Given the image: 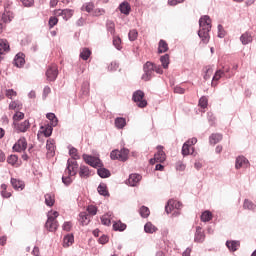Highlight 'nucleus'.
Segmentation results:
<instances>
[{
  "label": "nucleus",
  "mask_w": 256,
  "mask_h": 256,
  "mask_svg": "<svg viewBox=\"0 0 256 256\" xmlns=\"http://www.w3.org/2000/svg\"><path fill=\"white\" fill-rule=\"evenodd\" d=\"M90 176H91V170L89 169V167L85 165H80L79 177L81 179H89Z\"/></svg>",
  "instance_id": "obj_19"
},
{
  "label": "nucleus",
  "mask_w": 256,
  "mask_h": 256,
  "mask_svg": "<svg viewBox=\"0 0 256 256\" xmlns=\"http://www.w3.org/2000/svg\"><path fill=\"white\" fill-rule=\"evenodd\" d=\"M132 101L136 103L137 107H140V109H143L147 107V100H145V92L142 90H137L132 95Z\"/></svg>",
  "instance_id": "obj_3"
},
{
  "label": "nucleus",
  "mask_w": 256,
  "mask_h": 256,
  "mask_svg": "<svg viewBox=\"0 0 256 256\" xmlns=\"http://www.w3.org/2000/svg\"><path fill=\"white\" fill-rule=\"evenodd\" d=\"M240 41L242 45H249V43H253V36L250 32H245L240 36Z\"/></svg>",
  "instance_id": "obj_24"
},
{
  "label": "nucleus",
  "mask_w": 256,
  "mask_h": 256,
  "mask_svg": "<svg viewBox=\"0 0 256 256\" xmlns=\"http://www.w3.org/2000/svg\"><path fill=\"white\" fill-rule=\"evenodd\" d=\"M15 15L13 14V12L7 10V8H5L4 13L2 14V21L3 23H11L14 19Z\"/></svg>",
  "instance_id": "obj_22"
},
{
  "label": "nucleus",
  "mask_w": 256,
  "mask_h": 256,
  "mask_svg": "<svg viewBox=\"0 0 256 256\" xmlns=\"http://www.w3.org/2000/svg\"><path fill=\"white\" fill-rule=\"evenodd\" d=\"M75 241V237L73 234H68L64 236L63 242H64V247H70V245H73Z\"/></svg>",
  "instance_id": "obj_35"
},
{
  "label": "nucleus",
  "mask_w": 256,
  "mask_h": 256,
  "mask_svg": "<svg viewBox=\"0 0 256 256\" xmlns=\"http://www.w3.org/2000/svg\"><path fill=\"white\" fill-rule=\"evenodd\" d=\"M140 215L144 219H147V217H149V215H151V211L149 210V208H147V206H142L140 208Z\"/></svg>",
  "instance_id": "obj_49"
},
{
  "label": "nucleus",
  "mask_w": 256,
  "mask_h": 256,
  "mask_svg": "<svg viewBox=\"0 0 256 256\" xmlns=\"http://www.w3.org/2000/svg\"><path fill=\"white\" fill-rule=\"evenodd\" d=\"M17 161H19V157L15 154H12V155L8 156V158H7V163L9 165H15L17 163Z\"/></svg>",
  "instance_id": "obj_51"
},
{
  "label": "nucleus",
  "mask_w": 256,
  "mask_h": 256,
  "mask_svg": "<svg viewBox=\"0 0 256 256\" xmlns=\"http://www.w3.org/2000/svg\"><path fill=\"white\" fill-rule=\"evenodd\" d=\"M160 63H162V67L163 69H169V54H165L163 56L160 57Z\"/></svg>",
  "instance_id": "obj_39"
},
{
  "label": "nucleus",
  "mask_w": 256,
  "mask_h": 256,
  "mask_svg": "<svg viewBox=\"0 0 256 256\" xmlns=\"http://www.w3.org/2000/svg\"><path fill=\"white\" fill-rule=\"evenodd\" d=\"M113 229L114 231H125L127 229V225L121 221L114 222Z\"/></svg>",
  "instance_id": "obj_40"
},
{
  "label": "nucleus",
  "mask_w": 256,
  "mask_h": 256,
  "mask_svg": "<svg viewBox=\"0 0 256 256\" xmlns=\"http://www.w3.org/2000/svg\"><path fill=\"white\" fill-rule=\"evenodd\" d=\"M169 51V45L165 40H160L158 43V53H167Z\"/></svg>",
  "instance_id": "obj_29"
},
{
  "label": "nucleus",
  "mask_w": 256,
  "mask_h": 256,
  "mask_svg": "<svg viewBox=\"0 0 256 256\" xmlns=\"http://www.w3.org/2000/svg\"><path fill=\"white\" fill-rule=\"evenodd\" d=\"M223 139V135L216 133V134H211V136L209 137V143L210 145H217V143H219V141H221Z\"/></svg>",
  "instance_id": "obj_27"
},
{
  "label": "nucleus",
  "mask_w": 256,
  "mask_h": 256,
  "mask_svg": "<svg viewBox=\"0 0 256 256\" xmlns=\"http://www.w3.org/2000/svg\"><path fill=\"white\" fill-rule=\"evenodd\" d=\"M45 227L47 231H50V233H53L57 231V228L59 227V223L51 214H48V219L46 221Z\"/></svg>",
  "instance_id": "obj_8"
},
{
  "label": "nucleus",
  "mask_w": 256,
  "mask_h": 256,
  "mask_svg": "<svg viewBox=\"0 0 256 256\" xmlns=\"http://www.w3.org/2000/svg\"><path fill=\"white\" fill-rule=\"evenodd\" d=\"M69 155L72 158V161H77V159H80L77 148L75 147H69Z\"/></svg>",
  "instance_id": "obj_41"
},
{
  "label": "nucleus",
  "mask_w": 256,
  "mask_h": 256,
  "mask_svg": "<svg viewBox=\"0 0 256 256\" xmlns=\"http://www.w3.org/2000/svg\"><path fill=\"white\" fill-rule=\"evenodd\" d=\"M114 123L116 129H124L125 125H127V120L123 117H117Z\"/></svg>",
  "instance_id": "obj_28"
},
{
  "label": "nucleus",
  "mask_w": 256,
  "mask_h": 256,
  "mask_svg": "<svg viewBox=\"0 0 256 256\" xmlns=\"http://www.w3.org/2000/svg\"><path fill=\"white\" fill-rule=\"evenodd\" d=\"M137 37H139V32L136 29H132L128 33L129 41H137Z\"/></svg>",
  "instance_id": "obj_47"
},
{
  "label": "nucleus",
  "mask_w": 256,
  "mask_h": 256,
  "mask_svg": "<svg viewBox=\"0 0 256 256\" xmlns=\"http://www.w3.org/2000/svg\"><path fill=\"white\" fill-rule=\"evenodd\" d=\"M72 177H74V176L65 174V172H64V175L62 176V183H64V185H66V187H69V185H71L73 183Z\"/></svg>",
  "instance_id": "obj_42"
},
{
  "label": "nucleus",
  "mask_w": 256,
  "mask_h": 256,
  "mask_svg": "<svg viewBox=\"0 0 256 256\" xmlns=\"http://www.w3.org/2000/svg\"><path fill=\"white\" fill-rule=\"evenodd\" d=\"M101 223L102 225H106V227H109L111 225V219L107 215H104L101 217Z\"/></svg>",
  "instance_id": "obj_58"
},
{
  "label": "nucleus",
  "mask_w": 256,
  "mask_h": 256,
  "mask_svg": "<svg viewBox=\"0 0 256 256\" xmlns=\"http://www.w3.org/2000/svg\"><path fill=\"white\" fill-rule=\"evenodd\" d=\"M79 221L81 225H89V222L91 221L89 214H87V212H81L79 214Z\"/></svg>",
  "instance_id": "obj_30"
},
{
  "label": "nucleus",
  "mask_w": 256,
  "mask_h": 256,
  "mask_svg": "<svg viewBox=\"0 0 256 256\" xmlns=\"http://www.w3.org/2000/svg\"><path fill=\"white\" fill-rule=\"evenodd\" d=\"M62 228H63V231L69 232L73 228V224L71 222H69V221L64 222Z\"/></svg>",
  "instance_id": "obj_60"
},
{
  "label": "nucleus",
  "mask_w": 256,
  "mask_h": 256,
  "mask_svg": "<svg viewBox=\"0 0 256 256\" xmlns=\"http://www.w3.org/2000/svg\"><path fill=\"white\" fill-rule=\"evenodd\" d=\"M42 133L46 136V137H51V135H53V126H47V127H42Z\"/></svg>",
  "instance_id": "obj_52"
},
{
  "label": "nucleus",
  "mask_w": 256,
  "mask_h": 256,
  "mask_svg": "<svg viewBox=\"0 0 256 256\" xmlns=\"http://www.w3.org/2000/svg\"><path fill=\"white\" fill-rule=\"evenodd\" d=\"M81 9L82 11H86L87 13H93V9H95V4H93L92 2L85 3Z\"/></svg>",
  "instance_id": "obj_45"
},
{
  "label": "nucleus",
  "mask_w": 256,
  "mask_h": 256,
  "mask_svg": "<svg viewBox=\"0 0 256 256\" xmlns=\"http://www.w3.org/2000/svg\"><path fill=\"white\" fill-rule=\"evenodd\" d=\"M244 209H247L248 211H256V205L249 199L244 200L243 204Z\"/></svg>",
  "instance_id": "obj_34"
},
{
  "label": "nucleus",
  "mask_w": 256,
  "mask_h": 256,
  "mask_svg": "<svg viewBox=\"0 0 256 256\" xmlns=\"http://www.w3.org/2000/svg\"><path fill=\"white\" fill-rule=\"evenodd\" d=\"M13 126L16 132L18 133H27V130L29 127H31V123H29V120H25L24 122H13Z\"/></svg>",
  "instance_id": "obj_10"
},
{
  "label": "nucleus",
  "mask_w": 256,
  "mask_h": 256,
  "mask_svg": "<svg viewBox=\"0 0 256 256\" xmlns=\"http://www.w3.org/2000/svg\"><path fill=\"white\" fill-rule=\"evenodd\" d=\"M82 159L87 163V165H90V167H93L94 169H97V167H103V162H101V159L97 156L83 154Z\"/></svg>",
  "instance_id": "obj_5"
},
{
  "label": "nucleus",
  "mask_w": 256,
  "mask_h": 256,
  "mask_svg": "<svg viewBox=\"0 0 256 256\" xmlns=\"http://www.w3.org/2000/svg\"><path fill=\"white\" fill-rule=\"evenodd\" d=\"M110 158L112 161H122L125 162L127 159H129V149L122 148L121 150H113L110 153Z\"/></svg>",
  "instance_id": "obj_2"
},
{
  "label": "nucleus",
  "mask_w": 256,
  "mask_h": 256,
  "mask_svg": "<svg viewBox=\"0 0 256 256\" xmlns=\"http://www.w3.org/2000/svg\"><path fill=\"white\" fill-rule=\"evenodd\" d=\"M97 173L101 179H107L108 177H111V172L107 168H99Z\"/></svg>",
  "instance_id": "obj_32"
},
{
  "label": "nucleus",
  "mask_w": 256,
  "mask_h": 256,
  "mask_svg": "<svg viewBox=\"0 0 256 256\" xmlns=\"http://www.w3.org/2000/svg\"><path fill=\"white\" fill-rule=\"evenodd\" d=\"M181 207H183V204L180 201L169 200L167 202V205L165 206V211H166L167 215H169V213H171V211L179 210V209H181Z\"/></svg>",
  "instance_id": "obj_9"
},
{
  "label": "nucleus",
  "mask_w": 256,
  "mask_h": 256,
  "mask_svg": "<svg viewBox=\"0 0 256 256\" xmlns=\"http://www.w3.org/2000/svg\"><path fill=\"white\" fill-rule=\"evenodd\" d=\"M91 57V50L89 48H83L80 52V59H83V61H87Z\"/></svg>",
  "instance_id": "obj_43"
},
{
  "label": "nucleus",
  "mask_w": 256,
  "mask_h": 256,
  "mask_svg": "<svg viewBox=\"0 0 256 256\" xmlns=\"http://www.w3.org/2000/svg\"><path fill=\"white\" fill-rule=\"evenodd\" d=\"M89 91H90V84H89V82L88 81L83 82L82 86H81V93H82V95L87 97V95H89Z\"/></svg>",
  "instance_id": "obj_44"
},
{
  "label": "nucleus",
  "mask_w": 256,
  "mask_h": 256,
  "mask_svg": "<svg viewBox=\"0 0 256 256\" xmlns=\"http://www.w3.org/2000/svg\"><path fill=\"white\" fill-rule=\"evenodd\" d=\"M154 73H157L158 75H163V66L154 63Z\"/></svg>",
  "instance_id": "obj_62"
},
{
  "label": "nucleus",
  "mask_w": 256,
  "mask_h": 256,
  "mask_svg": "<svg viewBox=\"0 0 256 256\" xmlns=\"http://www.w3.org/2000/svg\"><path fill=\"white\" fill-rule=\"evenodd\" d=\"M143 71L142 81H151L154 77V63L147 61L143 66Z\"/></svg>",
  "instance_id": "obj_4"
},
{
  "label": "nucleus",
  "mask_w": 256,
  "mask_h": 256,
  "mask_svg": "<svg viewBox=\"0 0 256 256\" xmlns=\"http://www.w3.org/2000/svg\"><path fill=\"white\" fill-rule=\"evenodd\" d=\"M93 17H101V15H105V9L103 8H97L92 11Z\"/></svg>",
  "instance_id": "obj_55"
},
{
  "label": "nucleus",
  "mask_w": 256,
  "mask_h": 256,
  "mask_svg": "<svg viewBox=\"0 0 256 256\" xmlns=\"http://www.w3.org/2000/svg\"><path fill=\"white\" fill-rule=\"evenodd\" d=\"M25 118V114L23 112H16L13 116L14 123H17V121H21V119Z\"/></svg>",
  "instance_id": "obj_57"
},
{
  "label": "nucleus",
  "mask_w": 256,
  "mask_h": 256,
  "mask_svg": "<svg viewBox=\"0 0 256 256\" xmlns=\"http://www.w3.org/2000/svg\"><path fill=\"white\" fill-rule=\"evenodd\" d=\"M207 105H209V100L207 99V97L202 96L199 99V107H201V109H207Z\"/></svg>",
  "instance_id": "obj_50"
},
{
  "label": "nucleus",
  "mask_w": 256,
  "mask_h": 256,
  "mask_svg": "<svg viewBox=\"0 0 256 256\" xmlns=\"http://www.w3.org/2000/svg\"><path fill=\"white\" fill-rule=\"evenodd\" d=\"M154 157L157 163H164V161L167 159V155L165 154V151H163V146H157V153L154 155Z\"/></svg>",
  "instance_id": "obj_15"
},
{
  "label": "nucleus",
  "mask_w": 256,
  "mask_h": 256,
  "mask_svg": "<svg viewBox=\"0 0 256 256\" xmlns=\"http://www.w3.org/2000/svg\"><path fill=\"white\" fill-rule=\"evenodd\" d=\"M27 149V139L25 137H21L13 146V151L17 153H21V151H25Z\"/></svg>",
  "instance_id": "obj_12"
},
{
  "label": "nucleus",
  "mask_w": 256,
  "mask_h": 256,
  "mask_svg": "<svg viewBox=\"0 0 256 256\" xmlns=\"http://www.w3.org/2000/svg\"><path fill=\"white\" fill-rule=\"evenodd\" d=\"M10 50L11 47L9 46V41H7V39H0V61L2 59V55H6Z\"/></svg>",
  "instance_id": "obj_16"
},
{
  "label": "nucleus",
  "mask_w": 256,
  "mask_h": 256,
  "mask_svg": "<svg viewBox=\"0 0 256 256\" xmlns=\"http://www.w3.org/2000/svg\"><path fill=\"white\" fill-rule=\"evenodd\" d=\"M120 13L123 15H129L131 13V5L129 2H122L118 7Z\"/></svg>",
  "instance_id": "obj_25"
},
{
  "label": "nucleus",
  "mask_w": 256,
  "mask_h": 256,
  "mask_svg": "<svg viewBox=\"0 0 256 256\" xmlns=\"http://www.w3.org/2000/svg\"><path fill=\"white\" fill-rule=\"evenodd\" d=\"M11 185L13 187V189H15L16 191H23V189H25V183H23V181L21 180H17L15 178H11Z\"/></svg>",
  "instance_id": "obj_23"
},
{
  "label": "nucleus",
  "mask_w": 256,
  "mask_h": 256,
  "mask_svg": "<svg viewBox=\"0 0 256 256\" xmlns=\"http://www.w3.org/2000/svg\"><path fill=\"white\" fill-rule=\"evenodd\" d=\"M144 231L145 233H155V231H157V227H155L151 222H148L144 226Z\"/></svg>",
  "instance_id": "obj_46"
},
{
  "label": "nucleus",
  "mask_w": 256,
  "mask_h": 256,
  "mask_svg": "<svg viewBox=\"0 0 256 256\" xmlns=\"http://www.w3.org/2000/svg\"><path fill=\"white\" fill-rule=\"evenodd\" d=\"M45 203L47 207H53L55 205V196L52 194H46L45 196Z\"/></svg>",
  "instance_id": "obj_38"
},
{
  "label": "nucleus",
  "mask_w": 256,
  "mask_h": 256,
  "mask_svg": "<svg viewBox=\"0 0 256 256\" xmlns=\"http://www.w3.org/2000/svg\"><path fill=\"white\" fill-rule=\"evenodd\" d=\"M79 169V163H77V160H67V166L64 171L65 175H72L75 177L77 175V170Z\"/></svg>",
  "instance_id": "obj_6"
},
{
  "label": "nucleus",
  "mask_w": 256,
  "mask_h": 256,
  "mask_svg": "<svg viewBox=\"0 0 256 256\" xmlns=\"http://www.w3.org/2000/svg\"><path fill=\"white\" fill-rule=\"evenodd\" d=\"M87 211L90 215H97V207L93 205L88 206Z\"/></svg>",
  "instance_id": "obj_64"
},
{
  "label": "nucleus",
  "mask_w": 256,
  "mask_h": 256,
  "mask_svg": "<svg viewBox=\"0 0 256 256\" xmlns=\"http://www.w3.org/2000/svg\"><path fill=\"white\" fill-rule=\"evenodd\" d=\"M73 13L74 11L71 9H59L55 11V15L61 16L64 19V21H69V19L73 17Z\"/></svg>",
  "instance_id": "obj_13"
},
{
  "label": "nucleus",
  "mask_w": 256,
  "mask_h": 256,
  "mask_svg": "<svg viewBox=\"0 0 256 256\" xmlns=\"http://www.w3.org/2000/svg\"><path fill=\"white\" fill-rule=\"evenodd\" d=\"M58 23H59V19L57 17L51 16L49 18L48 25L50 29H53V27H55V25H57Z\"/></svg>",
  "instance_id": "obj_54"
},
{
  "label": "nucleus",
  "mask_w": 256,
  "mask_h": 256,
  "mask_svg": "<svg viewBox=\"0 0 256 256\" xmlns=\"http://www.w3.org/2000/svg\"><path fill=\"white\" fill-rule=\"evenodd\" d=\"M119 69V64L117 62H111L108 66V71H117Z\"/></svg>",
  "instance_id": "obj_63"
},
{
  "label": "nucleus",
  "mask_w": 256,
  "mask_h": 256,
  "mask_svg": "<svg viewBox=\"0 0 256 256\" xmlns=\"http://www.w3.org/2000/svg\"><path fill=\"white\" fill-rule=\"evenodd\" d=\"M47 119L50 121V125L52 127H57V124L59 123V120L57 119V116H55L54 113H48L46 115Z\"/></svg>",
  "instance_id": "obj_37"
},
{
  "label": "nucleus",
  "mask_w": 256,
  "mask_h": 256,
  "mask_svg": "<svg viewBox=\"0 0 256 256\" xmlns=\"http://www.w3.org/2000/svg\"><path fill=\"white\" fill-rule=\"evenodd\" d=\"M113 45L114 47L118 50L121 51L122 47H121V38L119 37H114L113 38Z\"/></svg>",
  "instance_id": "obj_56"
},
{
  "label": "nucleus",
  "mask_w": 256,
  "mask_h": 256,
  "mask_svg": "<svg viewBox=\"0 0 256 256\" xmlns=\"http://www.w3.org/2000/svg\"><path fill=\"white\" fill-rule=\"evenodd\" d=\"M241 245V242L237 240H227L226 241V247L229 249V251H232V253H235L239 249Z\"/></svg>",
  "instance_id": "obj_20"
},
{
  "label": "nucleus",
  "mask_w": 256,
  "mask_h": 256,
  "mask_svg": "<svg viewBox=\"0 0 256 256\" xmlns=\"http://www.w3.org/2000/svg\"><path fill=\"white\" fill-rule=\"evenodd\" d=\"M211 75H213V68H211V66H206L205 74L203 76L204 80L209 81V79H211Z\"/></svg>",
  "instance_id": "obj_48"
},
{
  "label": "nucleus",
  "mask_w": 256,
  "mask_h": 256,
  "mask_svg": "<svg viewBox=\"0 0 256 256\" xmlns=\"http://www.w3.org/2000/svg\"><path fill=\"white\" fill-rule=\"evenodd\" d=\"M58 75H59V69L57 68V65L52 64L48 66L46 70L47 81H56Z\"/></svg>",
  "instance_id": "obj_7"
},
{
  "label": "nucleus",
  "mask_w": 256,
  "mask_h": 256,
  "mask_svg": "<svg viewBox=\"0 0 256 256\" xmlns=\"http://www.w3.org/2000/svg\"><path fill=\"white\" fill-rule=\"evenodd\" d=\"M207 119H208L209 125L211 126L215 125V115H213L212 112L207 113Z\"/></svg>",
  "instance_id": "obj_59"
},
{
  "label": "nucleus",
  "mask_w": 256,
  "mask_h": 256,
  "mask_svg": "<svg viewBox=\"0 0 256 256\" xmlns=\"http://www.w3.org/2000/svg\"><path fill=\"white\" fill-rule=\"evenodd\" d=\"M192 150V153H191ZM193 151H195V148L191 147L189 143L185 142L182 146V155L183 157H187V155H193Z\"/></svg>",
  "instance_id": "obj_26"
},
{
  "label": "nucleus",
  "mask_w": 256,
  "mask_h": 256,
  "mask_svg": "<svg viewBox=\"0 0 256 256\" xmlns=\"http://www.w3.org/2000/svg\"><path fill=\"white\" fill-rule=\"evenodd\" d=\"M46 149H47V157L55 156V140L54 139L47 140Z\"/></svg>",
  "instance_id": "obj_18"
},
{
  "label": "nucleus",
  "mask_w": 256,
  "mask_h": 256,
  "mask_svg": "<svg viewBox=\"0 0 256 256\" xmlns=\"http://www.w3.org/2000/svg\"><path fill=\"white\" fill-rule=\"evenodd\" d=\"M14 65L18 68L23 67V65H25V54L21 52L16 54L14 58Z\"/></svg>",
  "instance_id": "obj_21"
},
{
  "label": "nucleus",
  "mask_w": 256,
  "mask_h": 256,
  "mask_svg": "<svg viewBox=\"0 0 256 256\" xmlns=\"http://www.w3.org/2000/svg\"><path fill=\"white\" fill-rule=\"evenodd\" d=\"M141 179H143V176H141V174H130L128 178V185H130V187H137Z\"/></svg>",
  "instance_id": "obj_14"
},
{
  "label": "nucleus",
  "mask_w": 256,
  "mask_h": 256,
  "mask_svg": "<svg viewBox=\"0 0 256 256\" xmlns=\"http://www.w3.org/2000/svg\"><path fill=\"white\" fill-rule=\"evenodd\" d=\"M211 219H213V213H211V211L206 210L201 214V221L203 223H208Z\"/></svg>",
  "instance_id": "obj_33"
},
{
  "label": "nucleus",
  "mask_w": 256,
  "mask_h": 256,
  "mask_svg": "<svg viewBox=\"0 0 256 256\" xmlns=\"http://www.w3.org/2000/svg\"><path fill=\"white\" fill-rule=\"evenodd\" d=\"M250 163L245 156H238L235 161V169H248Z\"/></svg>",
  "instance_id": "obj_11"
},
{
  "label": "nucleus",
  "mask_w": 256,
  "mask_h": 256,
  "mask_svg": "<svg viewBox=\"0 0 256 256\" xmlns=\"http://www.w3.org/2000/svg\"><path fill=\"white\" fill-rule=\"evenodd\" d=\"M218 37L220 39H223V37H225V29H223V25L221 24L218 25Z\"/></svg>",
  "instance_id": "obj_61"
},
{
  "label": "nucleus",
  "mask_w": 256,
  "mask_h": 256,
  "mask_svg": "<svg viewBox=\"0 0 256 256\" xmlns=\"http://www.w3.org/2000/svg\"><path fill=\"white\" fill-rule=\"evenodd\" d=\"M194 241L195 243H203L205 241V232H203V228H201V226L196 227Z\"/></svg>",
  "instance_id": "obj_17"
},
{
  "label": "nucleus",
  "mask_w": 256,
  "mask_h": 256,
  "mask_svg": "<svg viewBox=\"0 0 256 256\" xmlns=\"http://www.w3.org/2000/svg\"><path fill=\"white\" fill-rule=\"evenodd\" d=\"M199 31L198 36L202 43L207 45L209 43V32L211 31V17L209 15H204L199 19Z\"/></svg>",
  "instance_id": "obj_1"
},
{
  "label": "nucleus",
  "mask_w": 256,
  "mask_h": 256,
  "mask_svg": "<svg viewBox=\"0 0 256 256\" xmlns=\"http://www.w3.org/2000/svg\"><path fill=\"white\" fill-rule=\"evenodd\" d=\"M106 27L108 33H110L111 35H115V23H113V21H108Z\"/></svg>",
  "instance_id": "obj_53"
},
{
  "label": "nucleus",
  "mask_w": 256,
  "mask_h": 256,
  "mask_svg": "<svg viewBox=\"0 0 256 256\" xmlns=\"http://www.w3.org/2000/svg\"><path fill=\"white\" fill-rule=\"evenodd\" d=\"M97 191L99 195H102L103 197H109V191L107 190V184H100L97 188Z\"/></svg>",
  "instance_id": "obj_31"
},
{
  "label": "nucleus",
  "mask_w": 256,
  "mask_h": 256,
  "mask_svg": "<svg viewBox=\"0 0 256 256\" xmlns=\"http://www.w3.org/2000/svg\"><path fill=\"white\" fill-rule=\"evenodd\" d=\"M221 77H225V72L223 70H217L212 78V87H215V82L213 81H219V79H221Z\"/></svg>",
  "instance_id": "obj_36"
}]
</instances>
